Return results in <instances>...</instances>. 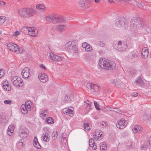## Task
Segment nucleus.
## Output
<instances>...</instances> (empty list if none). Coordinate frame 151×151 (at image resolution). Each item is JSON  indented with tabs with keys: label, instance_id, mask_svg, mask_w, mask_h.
Instances as JSON below:
<instances>
[{
	"label": "nucleus",
	"instance_id": "1",
	"mask_svg": "<svg viewBox=\"0 0 151 151\" xmlns=\"http://www.w3.org/2000/svg\"><path fill=\"white\" fill-rule=\"evenodd\" d=\"M145 26L144 21L139 17H134L132 18L130 22V29L135 32Z\"/></svg>",
	"mask_w": 151,
	"mask_h": 151
},
{
	"label": "nucleus",
	"instance_id": "2",
	"mask_svg": "<svg viewBox=\"0 0 151 151\" xmlns=\"http://www.w3.org/2000/svg\"><path fill=\"white\" fill-rule=\"evenodd\" d=\"M35 11L33 9L24 8L20 9L18 13L21 17L28 18L32 16L35 13Z\"/></svg>",
	"mask_w": 151,
	"mask_h": 151
},
{
	"label": "nucleus",
	"instance_id": "3",
	"mask_svg": "<svg viewBox=\"0 0 151 151\" xmlns=\"http://www.w3.org/2000/svg\"><path fill=\"white\" fill-rule=\"evenodd\" d=\"M114 48L116 50L119 52L124 51L126 50L127 47V45L121 41H118L117 43L113 46Z\"/></svg>",
	"mask_w": 151,
	"mask_h": 151
},
{
	"label": "nucleus",
	"instance_id": "4",
	"mask_svg": "<svg viewBox=\"0 0 151 151\" xmlns=\"http://www.w3.org/2000/svg\"><path fill=\"white\" fill-rule=\"evenodd\" d=\"M65 47L68 50H72L75 53L78 52V48L76 44V42H69L65 44Z\"/></svg>",
	"mask_w": 151,
	"mask_h": 151
},
{
	"label": "nucleus",
	"instance_id": "5",
	"mask_svg": "<svg viewBox=\"0 0 151 151\" xmlns=\"http://www.w3.org/2000/svg\"><path fill=\"white\" fill-rule=\"evenodd\" d=\"M31 102L29 101H26L25 102L24 104L22 105L21 110L22 113L25 114L27 113L28 111H30L31 109Z\"/></svg>",
	"mask_w": 151,
	"mask_h": 151
},
{
	"label": "nucleus",
	"instance_id": "6",
	"mask_svg": "<svg viewBox=\"0 0 151 151\" xmlns=\"http://www.w3.org/2000/svg\"><path fill=\"white\" fill-rule=\"evenodd\" d=\"M18 132L19 135L22 138H26L29 134V131L28 129L22 127H20Z\"/></svg>",
	"mask_w": 151,
	"mask_h": 151
},
{
	"label": "nucleus",
	"instance_id": "7",
	"mask_svg": "<svg viewBox=\"0 0 151 151\" xmlns=\"http://www.w3.org/2000/svg\"><path fill=\"white\" fill-rule=\"evenodd\" d=\"M13 85L16 86L20 87L23 85V81L22 79L19 77H14L12 79Z\"/></svg>",
	"mask_w": 151,
	"mask_h": 151
},
{
	"label": "nucleus",
	"instance_id": "8",
	"mask_svg": "<svg viewBox=\"0 0 151 151\" xmlns=\"http://www.w3.org/2000/svg\"><path fill=\"white\" fill-rule=\"evenodd\" d=\"M127 121L122 118L118 121L116 126L118 128L122 129L127 125Z\"/></svg>",
	"mask_w": 151,
	"mask_h": 151
},
{
	"label": "nucleus",
	"instance_id": "9",
	"mask_svg": "<svg viewBox=\"0 0 151 151\" xmlns=\"http://www.w3.org/2000/svg\"><path fill=\"white\" fill-rule=\"evenodd\" d=\"M109 60H107L105 58H101L100 59L99 61V65L100 67L102 68L105 69L106 70L107 66Z\"/></svg>",
	"mask_w": 151,
	"mask_h": 151
},
{
	"label": "nucleus",
	"instance_id": "10",
	"mask_svg": "<svg viewBox=\"0 0 151 151\" xmlns=\"http://www.w3.org/2000/svg\"><path fill=\"white\" fill-rule=\"evenodd\" d=\"M52 20V22L54 23L56 22L58 23H63L65 21V18L59 15L53 16Z\"/></svg>",
	"mask_w": 151,
	"mask_h": 151
},
{
	"label": "nucleus",
	"instance_id": "11",
	"mask_svg": "<svg viewBox=\"0 0 151 151\" xmlns=\"http://www.w3.org/2000/svg\"><path fill=\"white\" fill-rule=\"evenodd\" d=\"M125 21L124 18L119 17L115 20V25L118 27H123L125 24Z\"/></svg>",
	"mask_w": 151,
	"mask_h": 151
},
{
	"label": "nucleus",
	"instance_id": "12",
	"mask_svg": "<svg viewBox=\"0 0 151 151\" xmlns=\"http://www.w3.org/2000/svg\"><path fill=\"white\" fill-rule=\"evenodd\" d=\"M30 70V69L27 68H24L22 70V75L23 78H27L29 77Z\"/></svg>",
	"mask_w": 151,
	"mask_h": 151
},
{
	"label": "nucleus",
	"instance_id": "13",
	"mask_svg": "<svg viewBox=\"0 0 151 151\" xmlns=\"http://www.w3.org/2000/svg\"><path fill=\"white\" fill-rule=\"evenodd\" d=\"M7 47L10 50L15 52H17V50L18 49V46L13 43L9 42L7 45Z\"/></svg>",
	"mask_w": 151,
	"mask_h": 151
},
{
	"label": "nucleus",
	"instance_id": "14",
	"mask_svg": "<svg viewBox=\"0 0 151 151\" xmlns=\"http://www.w3.org/2000/svg\"><path fill=\"white\" fill-rule=\"evenodd\" d=\"M88 88L92 91H97L99 89V87L96 85L92 83H88L87 84Z\"/></svg>",
	"mask_w": 151,
	"mask_h": 151
},
{
	"label": "nucleus",
	"instance_id": "15",
	"mask_svg": "<svg viewBox=\"0 0 151 151\" xmlns=\"http://www.w3.org/2000/svg\"><path fill=\"white\" fill-rule=\"evenodd\" d=\"M115 66L116 64L114 62L109 60L107 66L106 70H112L115 69Z\"/></svg>",
	"mask_w": 151,
	"mask_h": 151
},
{
	"label": "nucleus",
	"instance_id": "16",
	"mask_svg": "<svg viewBox=\"0 0 151 151\" xmlns=\"http://www.w3.org/2000/svg\"><path fill=\"white\" fill-rule=\"evenodd\" d=\"M25 142L23 139H20L16 144V147L19 150H20L24 147Z\"/></svg>",
	"mask_w": 151,
	"mask_h": 151
},
{
	"label": "nucleus",
	"instance_id": "17",
	"mask_svg": "<svg viewBox=\"0 0 151 151\" xmlns=\"http://www.w3.org/2000/svg\"><path fill=\"white\" fill-rule=\"evenodd\" d=\"M38 78L40 81L42 82H45L47 80V76L44 73H40L38 76Z\"/></svg>",
	"mask_w": 151,
	"mask_h": 151
},
{
	"label": "nucleus",
	"instance_id": "18",
	"mask_svg": "<svg viewBox=\"0 0 151 151\" xmlns=\"http://www.w3.org/2000/svg\"><path fill=\"white\" fill-rule=\"evenodd\" d=\"M21 31L24 33L29 35L30 31L32 30V28L29 27H24L21 28Z\"/></svg>",
	"mask_w": 151,
	"mask_h": 151
},
{
	"label": "nucleus",
	"instance_id": "19",
	"mask_svg": "<svg viewBox=\"0 0 151 151\" xmlns=\"http://www.w3.org/2000/svg\"><path fill=\"white\" fill-rule=\"evenodd\" d=\"M62 101L65 103H68L70 101V95L69 94L64 95L62 98Z\"/></svg>",
	"mask_w": 151,
	"mask_h": 151
},
{
	"label": "nucleus",
	"instance_id": "20",
	"mask_svg": "<svg viewBox=\"0 0 151 151\" xmlns=\"http://www.w3.org/2000/svg\"><path fill=\"white\" fill-rule=\"evenodd\" d=\"M142 129L141 127L138 125H135L134 128L132 129L133 132L134 133H136L137 132L139 133L142 130Z\"/></svg>",
	"mask_w": 151,
	"mask_h": 151
},
{
	"label": "nucleus",
	"instance_id": "21",
	"mask_svg": "<svg viewBox=\"0 0 151 151\" xmlns=\"http://www.w3.org/2000/svg\"><path fill=\"white\" fill-rule=\"evenodd\" d=\"M142 56L143 58L145 59L147 58L148 55V51L147 49L145 48L142 49L141 52Z\"/></svg>",
	"mask_w": 151,
	"mask_h": 151
},
{
	"label": "nucleus",
	"instance_id": "22",
	"mask_svg": "<svg viewBox=\"0 0 151 151\" xmlns=\"http://www.w3.org/2000/svg\"><path fill=\"white\" fill-rule=\"evenodd\" d=\"M129 58L132 59H138L139 58L137 53L135 52H131L129 53Z\"/></svg>",
	"mask_w": 151,
	"mask_h": 151
},
{
	"label": "nucleus",
	"instance_id": "23",
	"mask_svg": "<svg viewBox=\"0 0 151 151\" xmlns=\"http://www.w3.org/2000/svg\"><path fill=\"white\" fill-rule=\"evenodd\" d=\"M66 28V27L64 25H57L55 27V29L58 31L62 32Z\"/></svg>",
	"mask_w": 151,
	"mask_h": 151
},
{
	"label": "nucleus",
	"instance_id": "24",
	"mask_svg": "<svg viewBox=\"0 0 151 151\" xmlns=\"http://www.w3.org/2000/svg\"><path fill=\"white\" fill-rule=\"evenodd\" d=\"M42 139L45 142H48L50 140V136L47 132H44L42 134Z\"/></svg>",
	"mask_w": 151,
	"mask_h": 151
},
{
	"label": "nucleus",
	"instance_id": "25",
	"mask_svg": "<svg viewBox=\"0 0 151 151\" xmlns=\"http://www.w3.org/2000/svg\"><path fill=\"white\" fill-rule=\"evenodd\" d=\"M38 34L37 30L35 28H32V30L30 31L29 35L33 37H35Z\"/></svg>",
	"mask_w": 151,
	"mask_h": 151
},
{
	"label": "nucleus",
	"instance_id": "26",
	"mask_svg": "<svg viewBox=\"0 0 151 151\" xmlns=\"http://www.w3.org/2000/svg\"><path fill=\"white\" fill-rule=\"evenodd\" d=\"M33 145L37 148L39 149L41 148V146L38 142L37 137H35L34 139Z\"/></svg>",
	"mask_w": 151,
	"mask_h": 151
},
{
	"label": "nucleus",
	"instance_id": "27",
	"mask_svg": "<svg viewBox=\"0 0 151 151\" xmlns=\"http://www.w3.org/2000/svg\"><path fill=\"white\" fill-rule=\"evenodd\" d=\"M89 2L88 0H81L79 2V6L81 7H83L88 5Z\"/></svg>",
	"mask_w": 151,
	"mask_h": 151
},
{
	"label": "nucleus",
	"instance_id": "28",
	"mask_svg": "<svg viewBox=\"0 0 151 151\" xmlns=\"http://www.w3.org/2000/svg\"><path fill=\"white\" fill-rule=\"evenodd\" d=\"M91 124L88 123H85V122L83 123V127L84 129L86 131H88L91 129Z\"/></svg>",
	"mask_w": 151,
	"mask_h": 151
},
{
	"label": "nucleus",
	"instance_id": "29",
	"mask_svg": "<svg viewBox=\"0 0 151 151\" xmlns=\"http://www.w3.org/2000/svg\"><path fill=\"white\" fill-rule=\"evenodd\" d=\"M135 83L138 86H142L144 85V83H143L142 79L140 77L137 78Z\"/></svg>",
	"mask_w": 151,
	"mask_h": 151
},
{
	"label": "nucleus",
	"instance_id": "30",
	"mask_svg": "<svg viewBox=\"0 0 151 151\" xmlns=\"http://www.w3.org/2000/svg\"><path fill=\"white\" fill-rule=\"evenodd\" d=\"M100 150L102 151H105L107 149V146L104 142H103L100 144Z\"/></svg>",
	"mask_w": 151,
	"mask_h": 151
},
{
	"label": "nucleus",
	"instance_id": "31",
	"mask_svg": "<svg viewBox=\"0 0 151 151\" xmlns=\"http://www.w3.org/2000/svg\"><path fill=\"white\" fill-rule=\"evenodd\" d=\"M114 83L115 85L118 88L119 87L123 85V83L119 79L116 80L115 82Z\"/></svg>",
	"mask_w": 151,
	"mask_h": 151
},
{
	"label": "nucleus",
	"instance_id": "32",
	"mask_svg": "<svg viewBox=\"0 0 151 151\" xmlns=\"http://www.w3.org/2000/svg\"><path fill=\"white\" fill-rule=\"evenodd\" d=\"M47 123L49 124H52L54 123V120L51 117H48L47 118L46 120Z\"/></svg>",
	"mask_w": 151,
	"mask_h": 151
},
{
	"label": "nucleus",
	"instance_id": "33",
	"mask_svg": "<svg viewBox=\"0 0 151 151\" xmlns=\"http://www.w3.org/2000/svg\"><path fill=\"white\" fill-rule=\"evenodd\" d=\"M58 136L57 132L56 131H54L52 134V138L53 140H55Z\"/></svg>",
	"mask_w": 151,
	"mask_h": 151
},
{
	"label": "nucleus",
	"instance_id": "34",
	"mask_svg": "<svg viewBox=\"0 0 151 151\" xmlns=\"http://www.w3.org/2000/svg\"><path fill=\"white\" fill-rule=\"evenodd\" d=\"M5 17L3 16L0 17V25L2 24L5 22Z\"/></svg>",
	"mask_w": 151,
	"mask_h": 151
},
{
	"label": "nucleus",
	"instance_id": "35",
	"mask_svg": "<svg viewBox=\"0 0 151 151\" xmlns=\"http://www.w3.org/2000/svg\"><path fill=\"white\" fill-rule=\"evenodd\" d=\"M53 18V16L52 15H50L48 16H47L46 18V20L49 22H52V19Z\"/></svg>",
	"mask_w": 151,
	"mask_h": 151
},
{
	"label": "nucleus",
	"instance_id": "36",
	"mask_svg": "<svg viewBox=\"0 0 151 151\" xmlns=\"http://www.w3.org/2000/svg\"><path fill=\"white\" fill-rule=\"evenodd\" d=\"M92 50V48L91 46L88 44L85 48V50L87 52H89Z\"/></svg>",
	"mask_w": 151,
	"mask_h": 151
},
{
	"label": "nucleus",
	"instance_id": "37",
	"mask_svg": "<svg viewBox=\"0 0 151 151\" xmlns=\"http://www.w3.org/2000/svg\"><path fill=\"white\" fill-rule=\"evenodd\" d=\"M95 144V143L93 139L91 138L89 139V145L90 147H91L92 145Z\"/></svg>",
	"mask_w": 151,
	"mask_h": 151
},
{
	"label": "nucleus",
	"instance_id": "38",
	"mask_svg": "<svg viewBox=\"0 0 151 151\" xmlns=\"http://www.w3.org/2000/svg\"><path fill=\"white\" fill-rule=\"evenodd\" d=\"M56 55H55L52 52H50L49 54V58H50L53 61H54V59H55V56Z\"/></svg>",
	"mask_w": 151,
	"mask_h": 151
},
{
	"label": "nucleus",
	"instance_id": "39",
	"mask_svg": "<svg viewBox=\"0 0 151 151\" xmlns=\"http://www.w3.org/2000/svg\"><path fill=\"white\" fill-rule=\"evenodd\" d=\"M10 84H8V85H6V86L5 88H3L5 89L7 91H10L11 89V86H10Z\"/></svg>",
	"mask_w": 151,
	"mask_h": 151
},
{
	"label": "nucleus",
	"instance_id": "40",
	"mask_svg": "<svg viewBox=\"0 0 151 151\" xmlns=\"http://www.w3.org/2000/svg\"><path fill=\"white\" fill-rule=\"evenodd\" d=\"M36 8L38 9H42L44 8V6L41 4L36 6Z\"/></svg>",
	"mask_w": 151,
	"mask_h": 151
},
{
	"label": "nucleus",
	"instance_id": "41",
	"mask_svg": "<svg viewBox=\"0 0 151 151\" xmlns=\"http://www.w3.org/2000/svg\"><path fill=\"white\" fill-rule=\"evenodd\" d=\"M68 114H69L71 116H72L73 114V110L69 108H68Z\"/></svg>",
	"mask_w": 151,
	"mask_h": 151
},
{
	"label": "nucleus",
	"instance_id": "42",
	"mask_svg": "<svg viewBox=\"0 0 151 151\" xmlns=\"http://www.w3.org/2000/svg\"><path fill=\"white\" fill-rule=\"evenodd\" d=\"M2 84L3 88H5L6 86V85L10 84V83H9L8 81L6 80L3 82Z\"/></svg>",
	"mask_w": 151,
	"mask_h": 151
},
{
	"label": "nucleus",
	"instance_id": "43",
	"mask_svg": "<svg viewBox=\"0 0 151 151\" xmlns=\"http://www.w3.org/2000/svg\"><path fill=\"white\" fill-rule=\"evenodd\" d=\"M94 104L95 107V108H96V109H97V110H100V109L99 107V105L98 104L97 102L96 101H94Z\"/></svg>",
	"mask_w": 151,
	"mask_h": 151
},
{
	"label": "nucleus",
	"instance_id": "44",
	"mask_svg": "<svg viewBox=\"0 0 151 151\" xmlns=\"http://www.w3.org/2000/svg\"><path fill=\"white\" fill-rule=\"evenodd\" d=\"M55 58V59H54V61H60L61 60V58L58 55H56Z\"/></svg>",
	"mask_w": 151,
	"mask_h": 151
},
{
	"label": "nucleus",
	"instance_id": "45",
	"mask_svg": "<svg viewBox=\"0 0 151 151\" xmlns=\"http://www.w3.org/2000/svg\"><path fill=\"white\" fill-rule=\"evenodd\" d=\"M14 126L13 125H10L8 127V130L9 131L11 130V131H14Z\"/></svg>",
	"mask_w": 151,
	"mask_h": 151
},
{
	"label": "nucleus",
	"instance_id": "46",
	"mask_svg": "<svg viewBox=\"0 0 151 151\" xmlns=\"http://www.w3.org/2000/svg\"><path fill=\"white\" fill-rule=\"evenodd\" d=\"M4 69H0V79L4 76Z\"/></svg>",
	"mask_w": 151,
	"mask_h": 151
},
{
	"label": "nucleus",
	"instance_id": "47",
	"mask_svg": "<svg viewBox=\"0 0 151 151\" xmlns=\"http://www.w3.org/2000/svg\"><path fill=\"white\" fill-rule=\"evenodd\" d=\"M46 115V114H45L43 111H42L41 113L40 114V116L42 119H44Z\"/></svg>",
	"mask_w": 151,
	"mask_h": 151
},
{
	"label": "nucleus",
	"instance_id": "48",
	"mask_svg": "<svg viewBox=\"0 0 151 151\" xmlns=\"http://www.w3.org/2000/svg\"><path fill=\"white\" fill-rule=\"evenodd\" d=\"M4 104H11L12 103V101L11 100H4Z\"/></svg>",
	"mask_w": 151,
	"mask_h": 151
},
{
	"label": "nucleus",
	"instance_id": "49",
	"mask_svg": "<svg viewBox=\"0 0 151 151\" xmlns=\"http://www.w3.org/2000/svg\"><path fill=\"white\" fill-rule=\"evenodd\" d=\"M136 5L138 7L140 8H142L143 7V6L141 3H139L137 1H136Z\"/></svg>",
	"mask_w": 151,
	"mask_h": 151
},
{
	"label": "nucleus",
	"instance_id": "50",
	"mask_svg": "<svg viewBox=\"0 0 151 151\" xmlns=\"http://www.w3.org/2000/svg\"><path fill=\"white\" fill-rule=\"evenodd\" d=\"M63 112L64 114H68V108H65L63 110Z\"/></svg>",
	"mask_w": 151,
	"mask_h": 151
},
{
	"label": "nucleus",
	"instance_id": "51",
	"mask_svg": "<svg viewBox=\"0 0 151 151\" xmlns=\"http://www.w3.org/2000/svg\"><path fill=\"white\" fill-rule=\"evenodd\" d=\"M23 50L22 48H20L18 46V49L17 50V53H21L22 52Z\"/></svg>",
	"mask_w": 151,
	"mask_h": 151
},
{
	"label": "nucleus",
	"instance_id": "52",
	"mask_svg": "<svg viewBox=\"0 0 151 151\" xmlns=\"http://www.w3.org/2000/svg\"><path fill=\"white\" fill-rule=\"evenodd\" d=\"M99 44L101 47H104L105 46V44L101 41L99 42Z\"/></svg>",
	"mask_w": 151,
	"mask_h": 151
},
{
	"label": "nucleus",
	"instance_id": "53",
	"mask_svg": "<svg viewBox=\"0 0 151 151\" xmlns=\"http://www.w3.org/2000/svg\"><path fill=\"white\" fill-rule=\"evenodd\" d=\"M13 132L14 131H11V130L9 131L8 130L7 131V133L8 135L11 136L12 135Z\"/></svg>",
	"mask_w": 151,
	"mask_h": 151
},
{
	"label": "nucleus",
	"instance_id": "54",
	"mask_svg": "<svg viewBox=\"0 0 151 151\" xmlns=\"http://www.w3.org/2000/svg\"><path fill=\"white\" fill-rule=\"evenodd\" d=\"M88 44V43L87 42L83 43H82V47L83 48H86Z\"/></svg>",
	"mask_w": 151,
	"mask_h": 151
},
{
	"label": "nucleus",
	"instance_id": "55",
	"mask_svg": "<svg viewBox=\"0 0 151 151\" xmlns=\"http://www.w3.org/2000/svg\"><path fill=\"white\" fill-rule=\"evenodd\" d=\"M138 95V93L137 92L133 93L132 94V95L133 97H136Z\"/></svg>",
	"mask_w": 151,
	"mask_h": 151
},
{
	"label": "nucleus",
	"instance_id": "56",
	"mask_svg": "<svg viewBox=\"0 0 151 151\" xmlns=\"http://www.w3.org/2000/svg\"><path fill=\"white\" fill-rule=\"evenodd\" d=\"M6 3L4 2L3 1H0V6H4L6 5Z\"/></svg>",
	"mask_w": 151,
	"mask_h": 151
},
{
	"label": "nucleus",
	"instance_id": "57",
	"mask_svg": "<svg viewBox=\"0 0 151 151\" xmlns=\"http://www.w3.org/2000/svg\"><path fill=\"white\" fill-rule=\"evenodd\" d=\"M147 143L149 145V146H151V137H149Z\"/></svg>",
	"mask_w": 151,
	"mask_h": 151
},
{
	"label": "nucleus",
	"instance_id": "58",
	"mask_svg": "<svg viewBox=\"0 0 151 151\" xmlns=\"http://www.w3.org/2000/svg\"><path fill=\"white\" fill-rule=\"evenodd\" d=\"M91 147H92V149L93 150H96L97 148V146L96 145H95V144L93 145H92Z\"/></svg>",
	"mask_w": 151,
	"mask_h": 151
},
{
	"label": "nucleus",
	"instance_id": "59",
	"mask_svg": "<svg viewBox=\"0 0 151 151\" xmlns=\"http://www.w3.org/2000/svg\"><path fill=\"white\" fill-rule=\"evenodd\" d=\"M91 106L90 105H87L86 109L87 111H89L90 110Z\"/></svg>",
	"mask_w": 151,
	"mask_h": 151
},
{
	"label": "nucleus",
	"instance_id": "60",
	"mask_svg": "<svg viewBox=\"0 0 151 151\" xmlns=\"http://www.w3.org/2000/svg\"><path fill=\"white\" fill-rule=\"evenodd\" d=\"M86 104H87V105H90L91 103V102L90 101H89L88 100L86 101Z\"/></svg>",
	"mask_w": 151,
	"mask_h": 151
},
{
	"label": "nucleus",
	"instance_id": "61",
	"mask_svg": "<svg viewBox=\"0 0 151 151\" xmlns=\"http://www.w3.org/2000/svg\"><path fill=\"white\" fill-rule=\"evenodd\" d=\"M40 67L41 68L44 69L45 70H46V68L43 64H42L40 65Z\"/></svg>",
	"mask_w": 151,
	"mask_h": 151
},
{
	"label": "nucleus",
	"instance_id": "62",
	"mask_svg": "<svg viewBox=\"0 0 151 151\" xmlns=\"http://www.w3.org/2000/svg\"><path fill=\"white\" fill-rule=\"evenodd\" d=\"M106 122H102V123L101 124V127H102V126H105L106 125Z\"/></svg>",
	"mask_w": 151,
	"mask_h": 151
},
{
	"label": "nucleus",
	"instance_id": "63",
	"mask_svg": "<svg viewBox=\"0 0 151 151\" xmlns=\"http://www.w3.org/2000/svg\"><path fill=\"white\" fill-rule=\"evenodd\" d=\"M20 33V32L19 31H16L15 32V35L17 36L19 35Z\"/></svg>",
	"mask_w": 151,
	"mask_h": 151
},
{
	"label": "nucleus",
	"instance_id": "64",
	"mask_svg": "<svg viewBox=\"0 0 151 151\" xmlns=\"http://www.w3.org/2000/svg\"><path fill=\"white\" fill-rule=\"evenodd\" d=\"M116 112H118V113H119L120 114H121V111L119 109L117 108L116 109V110L115 111Z\"/></svg>",
	"mask_w": 151,
	"mask_h": 151
}]
</instances>
